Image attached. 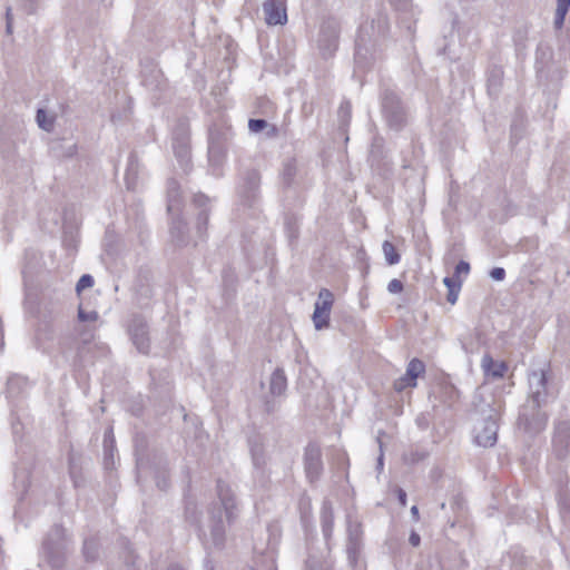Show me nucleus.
Listing matches in <instances>:
<instances>
[{"mask_svg": "<svg viewBox=\"0 0 570 570\" xmlns=\"http://www.w3.org/2000/svg\"><path fill=\"white\" fill-rule=\"evenodd\" d=\"M168 570H183L179 566H171Z\"/></svg>", "mask_w": 570, "mask_h": 570, "instance_id": "nucleus-61", "label": "nucleus"}, {"mask_svg": "<svg viewBox=\"0 0 570 570\" xmlns=\"http://www.w3.org/2000/svg\"><path fill=\"white\" fill-rule=\"evenodd\" d=\"M268 126L265 119H249L248 128L252 132L258 134Z\"/></svg>", "mask_w": 570, "mask_h": 570, "instance_id": "nucleus-37", "label": "nucleus"}, {"mask_svg": "<svg viewBox=\"0 0 570 570\" xmlns=\"http://www.w3.org/2000/svg\"><path fill=\"white\" fill-rule=\"evenodd\" d=\"M389 28L387 16L384 13H379L370 24L360 28L355 43V62L360 67L365 68L370 65L374 48L385 38Z\"/></svg>", "mask_w": 570, "mask_h": 570, "instance_id": "nucleus-2", "label": "nucleus"}, {"mask_svg": "<svg viewBox=\"0 0 570 570\" xmlns=\"http://www.w3.org/2000/svg\"><path fill=\"white\" fill-rule=\"evenodd\" d=\"M470 272V264L464 261H460L455 266V275L459 276L461 274L468 275Z\"/></svg>", "mask_w": 570, "mask_h": 570, "instance_id": "nucleus-46", "label": "nucleus"}, {"mask_svg": "<svg viewBox=\"0 0 570 570\" xmlns=\"http://www.w3.org/2000/svg\"><path fill=\"white\" fill-rule=\"evenodd\" d=\"M347 539L348 560L351 563H355L361 547L362 525L360 522L352 520L351 515L347 517Z\"/></svg>", "mask_w": 570, "mask_h": 570, "instance_id": "nucleus-17", "label": "nucleus"}, {"mask_svg": "<svg viewBox=\"0 0 570 570\" xmlns=\"http://www.w3.org/2000/svg\"><path fill=\"white\" fill-rule=\"evenodd\" d=\"M382 466H383V454H381L377 460V469H382Z\"/></svg>", "mask_w": 570, "mask_h": 570, "instance_id": "nucleus-57", "label": "nucleus"}, {"mask_svg": "<svg viewBox=\"0 0 570 570\" xmlns=\"http://www.w3.org/2000/svg\"><path fill=\"white\" fill-rule=\"evenodd\" d=\"M424 372H425V364L419 358L411 360L409 362V364L406 366V371H405L409 379L412 381H415V382H416L417 377L421 374H423Z\"/></svg>", "mask_w": 570, "mask_h": 570, "instance_id": "nucleus-27", "label": "nucleus"}, {"mask_svg": "<svg viewBox=\"0 0 570 570\" xmlns=\"http://www.w3.org/2000/svg\"><path fill=\"white\" fill-rule=\"evenodd\" d=\"M259 184L261 176L257 170L250 169L244 174L242 183L238 186V194L247 205H250L256 199Z\"/></svg>", "mask_w": 570, "mask_h": 570, "instance_id": "nucleus-15", "label": "nucleus"}, {"mask_svg": "<svg viewBox=\"0 0 570 570\" xmlns=\"http://www.w3.org/2000/svg\"><path fill=\"white\" fill-rule=\"evenodd\" d=\"M105 461L106 463L112 459V453H111V449L109 450V445L107 443V434L105 435Z\"/></svg>", "mask_w": 570, "mask_h": 570, "instance_id": "nucleus-53", "label": "nucleus"}, {"mask_svg": "<svg viewBox=\"0 0 570 570\" xmlns=\"http://www.w3.org/2000/svg\"><path fill=\"white\" fill-rule=\"evenodd\" d=\"M92 285H94V278H92V276H91V275H89V274H85V275H82V276L79 278V281H78V283H77V285H76V291H77L78 293H80L82 289H85V288H89V287H91Z\"/></svg>", "mask_w": 570, "mask_h": 570, "instance_id": "nucleus-38", "label": "nucleus"}, {"mask_svg": "<svg viewBox=\"0 0 570 570\" xmlns=\"http://www.w3.org/2000/svg\"><path fill=\"white\" fill-rule=\"evenodd\" d=\"M217 494L219 498V507L210 510V541L214 548L222 549L225 546L226 530L223 520V511L228 523L237 515V507L234 493L226 482L218 480Z\"/></svg>", "mask_w": 570, "mask_h": 570, "instance_id": "nucleus-1", "label": "nucleus"}, {"mask_svg": "<svg viewBox=\"0 0 570 570\" xmlns=\"http://www.w3.org/2000/svg\"><path fill=\"white\" fill-rule=\"evenodd\" d=\"M387 291L391 294H399L403 291V283L400 279H392L387 285Z\"/></svg>", "mask_w": 570, "mask_h": 570, "instance_id": "nucleus-40", "label": "nucleus"}, {"mask_svg": "<svg viewBox=\"0 0 570 570\" xmlns=\"http://www.w3.org/2000/svg\"><path fill=\"white\" fill-rule=\"evenodd\" d=\"M304 466L307 479L313 482L317 480L323 470L322 454L318 445L309 443L305 449Z\"/></svg>", "mask_w": 570, "mask_h": 570, "instance_id": "nucleus-14", "label": "nucleus"}, {"mask_svg": "<svg viewBox=\"0 0 570 570\" xmlns=\"http://www.w3.org/2000/svg\"><path fill=\"white\" fill-rule=\"evenodd\" d=\"M249 453L254 466V478L258 479L262 485L267 481V453L265 438L261 434H253L248 438Z\"/></svg>", "mask_w": 570, "mask_h": 570, "instance_id": "nucleus-7", "label": "nucleus"}, {"mask_svg": "<svg viewBox=\"0 0 570 570\" xmlns=\"http://www.w3.org/2000/svg\"><path fill=\"white\" fill-rule=\"evenodd\" d=\"M460 289H449L446 299L450 304H455Z\"/></svg>", "mask_w": 570, "mask_h": 570, "instance_id": "nucleus-50", "label": "nucleus"}, {"mask_svg": "<svg viewBox=\"0 0 570 570\" xmlns=\"http://www.w3.org/2000/svg\"><path fill=\"white\" fill-rule=\"evenodd\" d=\"M70 539L61 525H53L42 544V556L48 566L55 570L63 568L70 547Z\"/></svg>", "mask_w": 570, "mask_h": 570, "instance_id": "nucleus-3", "label": "nucleus"}, {"mask_svg": "<svg viewBox=\"0 0 570 570\" xmlns=\"http://www.w3.org/2000/svg\"><path fill=\"white\" fill-rule=\"evenodd\" d=\"M547 404L527 400L521 406L518 417V428L529 435L542 432L548 423V414L543 411Z\"/></svg>", "mask_w": 570, "mask_h": 570, "instance_id": "nucleus-4", "label": "nucleus"}, {"mask_svg": "<svg viewBox=\"0 0 570 570\" xmlns=\"http://www.w3.org/2000/svg\"><path fill=\"white\" fill-rule=\"evenodd\" d=\"M173 150L180 168L187 171L190 164V145L188 129L184 124H180L174 132Z\"/></svg>", "mask_w": 570, "mask_h": 570, "instance_id": "nucleus-10", "label": "nucleus"}, {"mask_svg": "<svg viewBox=\"0 0 570 570\" xmlns=\"http://www.w3.org/2000/svg\"><path fill=\"white\" fill-rule=\"evenodd\" d=\"M51 151L56 158H70L77 154V145L67 140L52 144Z\"/></svg>", "mask_w": 570, "mask_h": 570, "instance_id": "nucleus-23", "label": "nucleus"}, {"mask_svg": "<svg viewBox=\"0 0 570 570\" xmlns=\"http://www.w3.org/2000/svg\"><path fill=\"white\" fill-rule=\"evenodd\" d=\"M411 514H412V517H413L415 520H417V519H419V509H417V507H416V505H413V507L411 508Z\"/></svg>", "mask_w": 570, "mask_h": 570, "instance_id": "nucleus-55", "label": "nucleus"}, {"mask_svg": "<svg viewBox=\"0 0 570 570\" xmlns=\"http://www.w3.org/2000/svg\"><path fill=\"white\" fill-rule=\"evenodd\" d=\"M170 235L178 245L188 243V227L179 214L171 216Z\"/></svg>", "mask_w": 570, "mask_h": 570, "instance_id": "nucleus-20", "label": "nucleus"}, {"mask_svg": "<svg viewBox=\"0 0 570 570\" xmlns=\"http://www.w3.org/2000/svg\"><path fill=\"white\" fill-rule=\"evenodd\" d=\"M350 104L348 102H344L341 105L340 109H338V114H340V117L342 118V122L343 124H346L347 122V118L350 117Z\"/></svg>", "mask_w": 570, "mask_h": 570, "instance_id": "nucleus-45", "label": "nucleus"}, {"mask_svg": "<svg viewBox=\"0 0 570 570\" xmlns=\"http://www.w3.org/2000/svg\"><path fill=\"white\" fill-rule=\"evenodd\" d=\"M494 81H497V76L492 75V76L489 78V82H490V85H491V83H492V82H494Z\"/></svg>", "mask_w": 570, "mask_h": 570, "instance_id": "nucleus-60", "label": "nucleus"}, {"mask_svg": "<svg viewBox=\"0 0 570 570\" xmlns=\"http://www.w3.org/2000/svg\"><path fill=\"white\" fill-rule=\"evenodd\" d=\"M338 29L335 22L328 21L322 24L318 33V48L324 57H330L337 48Z\"/></svg>", "mask_w": 570, "mask_h": 570, "instance_id": "nucleus-13", "label": "nucleus"}, {"mask_svg": "<svg viewBox=\"0 0 570 570\" xmlns=\"http://www.w3.org/2000/svg\"><path fill=\"white\" fill-rule=\"evenodd\" d=\"M399 502L402 507L406 505V492L402 488L396 489Z\"/></svg>", "mask_w": 570, "mask_h": 570, "instance_id": "nucleus-51", "label": "nucleus"}, {"mask_svg": "<svg viewBox=\"0 0 570 570\" xmlns=\"http://www.w3.org/2000/svg\"><path fill=\"white\" fill-rule=\"evenodd\" d=\"M445 389H446V390H449V393H450V396H449V397H450L451 400H453V399H455V397L458 396V391H456L453 386H451V385H446V387H445Z\"/></svg>", "mask_w": 570, "mask_h": 570, "instance_id": "nucleus-54", "label": "nucleus"}, {"mask_svg": "<svg viewBox=\"0 0 570 570\" xmlns=\"http://www.w3.org/2000/svg\"><path fill=\"white\" fill-rule=\"evenodd\" d=\"M482 368L487 375H491L494 379H501L504 376L508 367L504 362L494 361L489 354L482 357Z\"/></svg>", "mask_w": 570, "mask_h": 570, "instance_id": "nucleus-21", "label": "nucleus"}, {"mask_svg": "<svg viewBox=\"0 0 570 570\" xmlns=\"http://www.w3.org/2000/svg\"><path fill=\"white\" fill-rule=\"evenodd\" d=\"M13 18L11 13V7H7L6 9V33L8 36L12 35L13 30Z\"/></svg>", "mask_w": 570, "mask_h": 570, "instance_id": "nucleus-41", "label": "nucleus"}, {"mask_svg": "<svg viewBox=\"0 0 570 570\" xmlns=\"http://www.w3.org/2000/svg\"><path fill=\"white\" fill-rule=\"evenodd\" d=\"M36 120H37L38 126L41 129H43L46 131L52 130L55 119L52 116H49L45 109L40 108L37 110Z\"/></svg>", "mask_w": 570, "mask_h": 570, "instance_id": "nucleus-30", "label": "nucleus"}, {"mask_svg": "<svg viewBox=\"0 0 570 570\" xmlns=\"http://www.w3.org/2000/svg\"><path fill=\"white\" fill-rule=\"evenodd\" d=\"M268 570H275L274 560L272 558L269 559Z\"/></svg>", "mask_w": 570, "mask_h": 570, "instance_id": "nucleus-59", "label": "nucleus"}, {"mask_svg": "<svg viewBox=\"0 0 570 570\" xmlns=\"http://www.w3.org/2000/svg\"><path fill=\"white\" fill-rule=\"evenodd\" d=\"M558 505L561 517L566 518L570 513V498L567 493L559 495Z\"/></svg>", "mask_w": 570, "mask_h": 570, "instance_id": "nucleus-36", "label": "nucleus"}, {"mask_svg": "<svg viewBox=\"0 0 570 570\" xmlns=\"http://www.w3.org/2000/svg\"><path fill=\"white\" fill-rule=\"evenodd\" d=\"M98 318V313L96 311H86L80 304L78 307V320L80 322H95Z\"/></svg>", "mask_w": 570, "mask_h": 570, "instance_id": "nucleus-35", "label": "nucleus"}, {"mask_svg": "<svg viewBox=\"0 0 570 570\" xmlns=\"http://www.w3.org/2000/svg\"><path fill=\"white\" fill-rule=\"evenodd\" d=\"M381 149H382V139L381 138H375L373 140V144H372V147H371V151H370V156L373 160H379L380 157H381Z\"/></svg>", "mask_w": 570, "mask_h": 570, "instance_id": "nucleus-39", "label": "nucleus"}, {"mask_svg": "<svg viewBox=\"0 0 570 570\" xmlns=\"http://www.w3.org/2000/svg\"><path fill=\"white\" fill-rule=\"evenodd\" d=\"M296 171H297L296 161L294 159L286 161L284 164V168H283V173H282L283 183L285 185L289 186L293 183L294 177L296 176Z\"/></svg>", "mask_w": 570, "mask_h": 570, "instance_id": "nucleus-31", "label": "nucleus"}, {"mask_svg": "<svg viewBox=\"0 0 570 570\" xmlns=\"http://www.w3.org/2000/svg\"><path fill=\"white\" fill-rule=\"evenodd\" d=\"M227 132L217 128H212L208 135V161L212 174L222 175V166L226 154Z\"/></svg>", "mask_w": 570, "mask_h": 570, "instance_id": "nucleus-6", "label": "nucleus"}, {"mask_svg": "<svg viewBox=\"0 0 570 570\" xmlns=\"http://www.w3.org/2000/svg\"><path fill=\"white\" fill-rule=\"evenodd\" d=\"M566 16H567L566 13H561V12H557L556 11L554 27L557 29H560L563 26Z\"/></svg>", "mask_w": 570, "mask_h": 570, "instance_id": "nucleus-49", "label": "nucleus"}, {"mask_svg": "<svg viewBox=\"0 0 570 570\" xmlns=\"http://www.w3.org/2000/svg\"><path fill=\"white\" fill-rule=\"evenodd\" d=\"M415 386L416 382L410 380L406 373L394 382V390L397 392H402L405 389H413Z\"/></svg>", "mask_w": 570, "mask_h": 570, "instance_id": "nucleus-33", "label": "nucleus"}, {"mask_svg": "<svg viewBox=\"0 0 570 570\" xmlns=\"http://www.w3.org/2000/svg\"><path fill=\"white\" fill-rule=\"evenodd\" d=\"M554 444L566 448L570 438V422L559 421L556 424Z\"/></svg>", "mask_w": 570, "mask_h": 570, "instance_id": "nucleus-25", "label": "nucleus"}, {"mask_svg": "<svg viewBox=\"0 0 570 570\" xmlns=\"http://www.w3.org/2000/svg\"><path fill=\"white\" fill-rule=\"evenodd\" d=\"M68 461H69L70 478L72 479L75 487H79L80 485V471H79V465H78V459L73 454H70Z\"/></svg>", "mask_w": 570, "mask_h": 570, "instance_id": "nucleus-32", "label": "nucleus"}, {"mask_svg": "<svg viewBox=\"0 0 570 570\" xmlns=\"http://www.w3.org/2000/svg\"><path fill=\"white\" fill-rule=\"evenodd\" d=\"M35 3H36V0H22L21 7L28 14H31L35 12V9H36Z\"/></svg>", "mask_w": 570, "mask_h": 570, "instance_id": "nucleus-48", "label": "nucleus"}, {"mask_svg": "<svg viewBox=\"0 0 570 570\" xmlns=\"http://www.w3.org/2000/svg\"><path fill=\"white\" fill-rule=\"evenodd\" d=\"M382 248H383L385 261L389 265H395L400 262V255L396 252L395 246L391 242L385 240L383 243Z\"/></svg>", "mask_w": 570, "mask_h": 570, "instance_id": "nucleus-29", "label": "nucleus"}, {"mask_svg": "<svg viewBox=\"0 0 570 570\" xmlns=\"http://www.w3.org/2000/svg\"><path fill=\"white\" fill-rule=\"evenodd\" d=\"M381 107L383 117L391 129L399 131L405 126L406 109L394 89L384 88L382 90Z\"/></svg>", "mask_w": 570, "mask_h": 570, "instance_id": "nucleus-5", "label": "nucleus"}, {"mask_svg": "<svg viewBox=\"0 0 570 570\" xmlns=\"http://www.w3.org/2000/svg\"><path fill=\"white\" fill-rule=\"evenodd\" d=\"M529 395L527 400L547 404L549 397H554V392L549 385V375L544 370L533 371L529 374Z\"/></svg>", "mask_w": 570, "mask_h": 570, "instance_id": "nucleus-8", "label": "nucleus"}, {"mask_svg": "<svg viewBox=\"0 0 570 570\" xmlns=\"http://www.w3.org/2000/svg\"><path fill=\"white\" fill-rule=\"evenodd\" d=\"M443 283L448 287V289H460L461 288V281L456 279L455 277H445L443 279Z\"/></svg>", "mask_w": 570, "mask_h": 570, "instance_id": "nucleus-43", "label": "nucleus"}, {"mask_svg": "<svg viewBox=\"0 0 570 570\" xmlns=\"http://www.w3.org/2000/svg\"><path fill=\"white\" fill-rule=\"evenodd\" d=\"M570 8V0H557V12L568 13Z\"/></svg>", "mask_w": 570, "mask_h": 570, "instance_id": "nucleus-47", "label": "nucleus"}, {"mask_svg": "<svg viewBox=\"0 0 570 570\" xmlns=\"http://www.w3.org/2000/svg\"><path fill=\"white\" fill-rule=\"evenodd\" d=\"M128 333L136 348L142 354H148L150 351L149 331L147 322L141 315L131 317Z\"/></svg>", "mask_w": 570, "mask_h": 570, "instance_id": "nucleus-11", "label": "nucleus"}, {"mask_svg": "<svg viewBox=\"0 0 570 570\" xmlns=\"http://www.w3.org/2000/svg\"><path fill=\"white\" fill-rule=\"evenodd\" d=\"M287 386L286 376L284 371L276 368L269 380V391L273 395H281Z\"/></svg>", "mask_w": 570, "mask_h": 570, "instance_id": "nucleus-24", "label": "nucleus"}, {"mask_svg": "<svg viewBox=\"0 0 570 570\" xmlns=\"http://www.w3.org/2000/svg\"><path fill=\"white\" fill-rule=\"evenodd\" d=\"M391 4L399 11H407L411 7V0H390Z\"/></svg>", "mask_w": 570, "mask_h": 570, "instance_id": "nucleus-42", "label": "nucleus"}, {"mask_svg": "<svg viewBox=\"0 0 570 570\" xmlns=\"http://www.w3.org/2000/svg\"><path fill=\"white\" fill-rule=\"evenodd\" d=\"M321 520H322V529L325 539H328L332 535L333 523H334V514L333 507L330 501L325 500L322 505L321 511Z\"/></svg>", "mask_w": 570, "mask_h": 570, "instance_id": "nucleus-22", "label": "nucleus"}, {"mask_svg": "<svg viewBox=\"0 0 570 570\" xmlns=\"http://www.w3.org/2000/svg\"><path fill=\"white\" fill-rule=\"evenodd\" d=\"M498 429V413L494 409H490L489 415L475 426L476 444L483 448L493 446L497 443Z\"/></svg>", "mask_w": 570, "mask_h": 570, "instance_id": "nucleus-9", "label": "nucleus"}, {"mask_svg": "<svg viewBox=\"0 0 570 570\" xmlns=\"http://www.w3.org/2000/svg\"><path fill=\"white\" fill-rule=\"evenodd\" d=\"M409 542L413 546V547H417L421 542V538L420 535L416 533V532H412L410 534V538H409Z\"/></svg>", "mask_w": 570, "mask_h": 570, "instance_id": "nucleus-52", "label": "nucleus"}, {"mask_svg": "<svg viewBox=\"0 0 570 570\" xmlns=\"http://www.w3.org/2000/svg\"><path fill=\"white\" fill-rule=\"evenodd\" d=\"M490 277L494 281H503L505 277V271L502 267H494L490 272Z\"/></svg>", "mask_w": 570, "mask_h": 570, "instance_id": "nucleus-44", "label": "nucleus"}, {"mask_svg": "<svg viewBox=\"0 0 570 570\" xmlns=\"http://www.w3.org/2000/svg\"><path fill=\"white\" fill-rule=\"evenodd\" d=\"M145 87L156 90L163 87V73L160 70H153L150 76L145 75L142 79Z\"/></svg>", "mask_w": 570, "mask_h": 570, "instance_id": "nucleus-28", "label": "nucleus"}, {"mask_svg": "<svg viewBox=\"0 0 570 570\" xmlns=\"http://www.w3.org/2000/svg\"><path fill=\"white\" fill-rule=\"evenodd\" d=\"M194 206L199 209L196 219V235L198 238H204L207 230V223L209 217L208 203L209 198L204 194H197L193 199Z\"/></svg>", "mask_w": 570, "mask_h": 570, "instance_id": "nucleus-18", "label": "nucleus"}, {"mask_svg": "<svg viewBox=\"0 0 570 570\" xmlns=\"http://www.w3.org/2000/svg\"><path fill=\"white\" fill-rule=\"evenodd\" d=\"M263 13L268 26L284 24L287 21L286 6L283 0H266L263 3Z\"/></svg>", "mask_w": 570, "mask_h": 570, "instance_id": "nucleus-16", "label": "nucleus"}, {"mask_svg": "<svg viewBox=\"0 0 570 570\" xmlns=\"http://www.w3.org/2000/svg\"><path fill=\"white\" fill-rule=\"evenodd\" d=\"M82 554L86 561L94 562L99 557V542L90 537L83 540Z\"/></svg>", "mask_w": 570, "mask_h": 570, "instance_id": "nucleus-26", "label": "nucleus"}, {"mask_svg": "<svg viewBox=\"0 0 570 570\" xmlns=\"http://www.w3.org/2000/svg\"><path fill=\"white\" fill-rule=\"evenodd\" d=\"M128 570H135V569L128 568Z\"/></svg>", "mask_w": 570, "mask_h": 570, "instance_id": "nucleus-62", "label": "nucleus"}, {"mask_svg": "<svg viewBox=\"0 0 570 570\" xmlns=\"http://www.w3.org/2000/svg\"><path fill=\"white\" fill-rule=\"evenodd\" d=\"M156 484L160 490H167L169 487V479L165 466L155 472Z\"/></svg>", "mask_w": 570, "mask_h": 570, "instance_id": "nucleus-34", "label": "nucleus"}, {"mask_svg": "<svg viewBox=\"0 0 570 570\" xmlns=\"http://www.w3.org/2000/svg\"><path fill=\"white\" fill-rule=\"evenodd\" d=\"M332 305L333 294L326 288L321 289L312 317L316 330L320 331L328 326Z\"/></svg>", "mask_w": 570, "mask_h": 570, "instance_id": "nucleus-12", "label": "nucleus"}, {"mask_svg": "<svg viewBox=\"0 0 570 570\" xmlns=\"http://www.w3.org/2000/svg\"><path fill=\"white\" fill-rule=\"evenodd\" d=\"M307 570H323L322 568L314 567L311 562L307 563Z\"/></svg>", "mask_w": 570, "mask_h": 570, "instance_id": "nucleus-58", "label": "nucleus"}, {"mask_svg": "<svg viewBox=\"0 0 570 570\" xmlns=\"http://www.w3.org/2000/svg\"><path fill=\"white\" fill-rule=\"evenodd\" d=\"M137 468L138 470H141L144 468V461L140 458L137 459Z\"/></svg>", "mask_w": 570, "mask_h": 570, "instance_id": "nucleus-56", "label": "nucleus"}, {"mask_svg": "<svg viewBox=\"0 0 570 570\" xmlns=\"http://www.w3.org/2000/svg\"><path fill=\"white\" fill-rule=\"evenodd\" d=\"M181 198L179 185L175 179H169L167 184V210L170 216L180 213Z\"/></svg>", "mask_w": 570, "mask_h": 570, "instance_id": "nucleus-19", "label": "nucleus"}]
</instances>
